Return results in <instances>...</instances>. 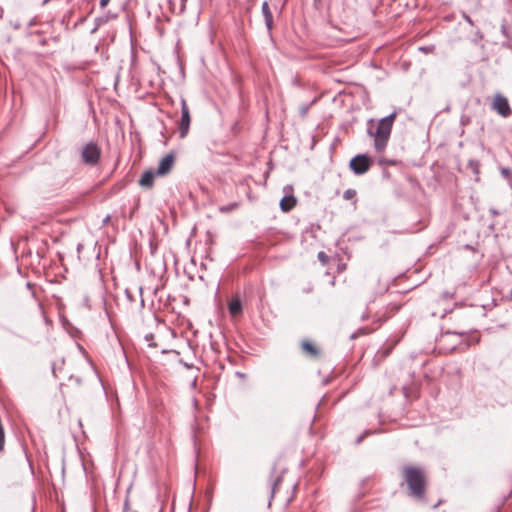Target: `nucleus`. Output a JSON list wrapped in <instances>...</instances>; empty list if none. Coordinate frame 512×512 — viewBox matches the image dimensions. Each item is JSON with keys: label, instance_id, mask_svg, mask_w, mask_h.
<instances>
[{"label": "nucleus", "instance_id": "1", "mask_svg": "<svg viewBox=\"0 0 512 512\" xmlns=\"http://www.w3.org/2000/svg\"><path fill=\"white\" fill-rule=\"evenodd\" d=\"M395 117L396 113H392L376 124L373 120L369 122L368 134L374 139V148L377 152H382L386 148Z\"/></svg>", "mask_w": 512, "mask_h": 512}, {"label": "nucleus", "instance_id": "2", "mask_svg": "<svg viewBox=\"0 0 512 512\" xmlns=\"http://www.w3.org/2000/svg\"><path fill=\"white\" fill-rule=\"evenodd\" d=\"M403 474L411 495L421 498L424 495L426 485L423 471L415 467H405Z\"/></svg>", "mask_w": 512, "mask_h": 512}, {"label": "nucleus", "instance_id": "3", "mask_svg": "<svg viewBox=\"0 0 512 512\" xmlns=\"http://www.w3.org/2000/svg\"><path fill=\"white\" fill-rule=\"evenodd\" d=\"M349 167L356 175H362L370 169L371 160L367 155L359 154L350 160Z\"/></svg>", "mask_w": 512, "mask_h": 512}, {"label": "nucleus", "instance_id": "4", "mask_svg": "<svg viewBox=\"0 0 512 512\" xmlns=\"http://www.w3.org/2000/svg\"><path fill=\"white\" fill-rule=\"evenodd\" d=\"M81 155L86 164L95 165L99 161L101 151L97 144L90 142L83 147Z\"/></svg>", "mask_w": 512, "mask_h": 512}, {"label": "nucleus", "instance_id": "5", "mask_svg": "<svg viewBox=\"0 0 512 512\" xmlns=\"http://www.w3.org/2000/svg\"><path fill=\"white\" fill-rule=\"evenodd\" d=\"M492 109L502 117H508L512 111L508 99L500 93H497L492 101Z\"/></svg>", "mask_w": 512, "mask_h": 512}, {"label": "nucleus", "instance_id": "6", "mask_svg": "<svg viewBox=\"0 0 512 512\" xmlns=\"http://www.w3.org/2000/svg\"><path fill=\"white\" fill-rule=\"evenodd\" d=\"M190 122V111L187 106L186 100L181 99V120L179 122V133L181 138L187 136L190 127Z\"/></svg>", "mask_w": 512, "mask_h": 512}, {"label": "nucleus", "instance_id": "7", "mask_svg": "<svg viewBox=\"0 0 512 512\" xmlns=\"http://www.w3.org/2000/svg\"><path fill=\"white\" fill-rule=\"evenodd\" d=\"M175 158L173 154L165 155L159 162V165L156 170V174L159 176H164L168 174L173 166H174Z\"/></svg>", "mask_w": 512, "mask_h": 512}, {"label": "nucleus", "instance_id": "8", "mask_svg": "<svg viewBox=\"0 0 512 512\" xmlns=\"http://www.w3.org/2000/svg\"><path fill=\"white\" fill-rule=\"evenodd\" d=\"M156 172L146 171L139 180V185L143 188H151L154 183Z\"/></svg>", "mask_w": 512, "mask_h": 512}, {"label": "nucleus", "instance_id": "9", "mask_svg": "<svg viewBox=\"0 0 512 512\" xmlns=\"http://www.w3.org/2000/svg\"><path fill=\"white\" fill-rule=\"evenodd\" d=\"M296 205V198L294 196H285L280 201V208L284 212H289Z\"/></svg>", "mask_w": 512, "mask_h": 512}, {"label": "nucleus", "instance_id": "10", "mask_svg": "<svg viewBox=\"0 0 512 512\" xmlns=\"http://www.w3.org/2000/svg\"><path fill=\"white\" fill-rule=\"evenodd\" d=\"M262 13L265 19L267 28L270 30L273 25V15L267 2L262 4Z\"/></svg>", "mask_w": 512, "mask_h": 512}, {"label": "nucleus", "instance_id": "11", "mask_svg": "<svg viewBox=\"0 0 512 512\" xmlns=\"http://www.w3.org/2000/svg\"><path fill=\"white\" fill-rule=\"evenodd\" d=\"M229 312L232 316H237L242 312V304L239 299H233L230 301L229 305Z\"/></svg>", "mask_w": 512, "mask_h": 512}, {"label": "nucleus", "instance_id": "12", "mask_svg": "<svg viewBox=\"0 0 512 512\" xmlns=\"http://www.w3.org/2000/svg\"><path fill=\"white\" fill-rule=\"evenodd\" d=\"M301 347L305 353L312 357H317L319 355L318 349L309 341H303L301 343Z\"/></svg>", "mask_w": 512, "mask_h": 512}, {"label": "nucleus", "instance_id": "13", "mask_svg": "<svg viewBox=\"0 0 512 512\" xmlns=\"http://www.w3.org/2000/svg\"><path fill=\"white\" fill-rule=\"evenodd\" d=\"M356 196V191L354 189H347L344 193H343V198L345 200H351L353 199L354 197Z\"/></svg>", "mask_w": 512, "mask_h": 512}, {"label": "nucleus", "instance_id": "14", "mask_svg": "<svg viewBox=\"0 0 512 512\" xmlns=\"http://www.w3.org/2000/svg\"><path fill=\"white\" fill-rule=\"evenodd\" d=\"M501 174L506 178V179H510L511 178V170L509 168H502L501 169Z\"/></svg>", "mask_w": 512, "mask_h": 512}, {"label": "nucleus", "instance_id": "15", "mask_svg": "<svg viewBox=\"0 0 512 512\" xmlns=\"http://www.w3.org/2000/svg\"><path fill=\"white\" fill-rule=\"evenodd\" d=\"M318 258L321 262L323 263H326V260H327V256L324 252H319L318 253Z\"/></svg>", "mask_w": 512, "mask_h": 512}, {"label": "nucleus", "instance_id": "16", "mask_svg": "<svg viewBox=\"0 0 512 512\" xmlns=\"http://www.w3.org/2000/svg\"><path fill=\"white\" fill-rule=\"evenodd\" d=\"M109 2L110 0H100V6L104 8L108 5Z\"/></svg>", "mask_w": 512, "mask_h": 512}, {"label": "nucleus", "instance_id": "17", "mask_svg": "<svg viewBox=\"0 0 512 512\" xmlns=\"http://www.w3.org/2000/svg\"><path fill=\"white\" fill-rule=\"evenodd\" d=\"M48 2V0H44L43 4H46Z\"/></svg>", "mask_w": 512, "mask_h": 512}]
</instances>
